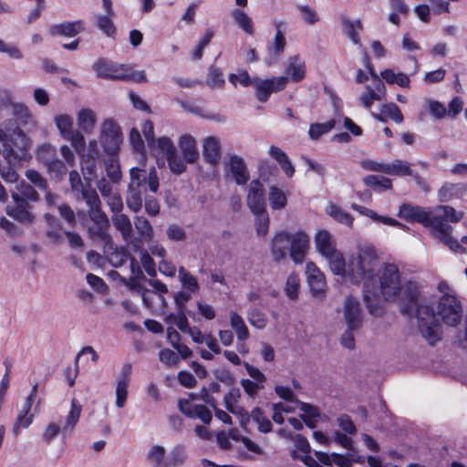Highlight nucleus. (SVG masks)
Wrapping results in <instances>:
<instances>
[{
    "label": "nucleus",
    "mask_w": 467,
    "mask_h": 467,
    "mask_svg": "<svg viewBox=\"0 0 467 467\" xmlns=\"http://www.w3.org/2000/svg\"><path fill=\"white\" fill-rule=\"evenodd\" d=\"M419 286L415 282L401 284L400 273L394 264H383L374 275L373 285L365 287L363 299L369 313H381V300L397 302L403 314H416L422 337L431 345L441 338V326L432 309L420 301Z\"/></svg>",
    "instance_id": "f257e3e1"
},
{
    "label": "nucleus",
    "mask_w": 467,
    "mask_h": 467,
    "mask_svg": "<svg viewBox=\"0 0 467 467\" xmlns=\"http://www.w3.org/2000/svg\"><path fill=\"white\" fill-rule=\"evenodd\" d=\"M400 218L408 222H417L429 228L431 234L438 238L453 252H462L459 242L451 235V227L448 222L457 223L462 218V213L448 205H439L434 208H425L410 203L400 206L398 214Z\"/></svg>",
    "instance_id": "f03ea898"
},
{
    "label": "nucleus",
    "mask_w": 467,
    "mask_h": 467,
    "mask_svg": "<svg viewBox=\"0 0 467 467\" xmlns=\"http://www.w3.org/2000/svg\"><path fill=\"white\" fill-rule=\"evenodd\" d=\"M382 265L376 249L371 245L360 247L353 253L348 262L344 259V272L337 275L349 279L352 283L363 281L364 288L373 285L374 275Z\"/></svg>",
    "instance_id": "7ed1b4c3"
},
{
    "label": "nucleus",
    "mask_w": 467,
    "mask_h": 467,
    "mask_svg": "<svg viewBox=\"0 0 467 467\" xmlns=\"http://www.w3.org/2000/svg\"><path fill=\"white\" fill-rule=\"evenodd\" d=\"M92 69L98 78L121 81L144 83L147 81L144 70H135L132 66L119 64L104 58L98 59Z\"/></svg>",
    "instance_id": "20e7f679"
},
{
    "label": "nucleus",
    "mask_w": 467,
    "mask_h": 467,
    "mask_svg": "<svg viewBox=\"0 0 467 467\" xmlns=\"http://www.w3.org/2000/svg\"><path fill=\"white\" fill-rule=\"evenodd\" d=\"M316 251L327 262L334 275L344 272V254L337 249L335 237L325 229L317 230L314 236Z\"/></svg>",
    "instance_id": "39448f33"
},
{
    "label": "nucleus",
    "mask_w": 467,
    "mask_h": 467,
    "mask_svg": "<svg viewBox=\"0 0 467 467\" xmlns=\"http://www.w3.org/2000/svg\"><path fill=\"white\" fill-rule=\"evenodd\" d=\"M81 411L82 406L76 399H73L64 424L61 425L54 420L49 421L43 429L42 441L47 444H51L61 433H72L80 419Z\"/></svg>",
    "instance_id": "423d86ee"
},
{
    "label": "nucleus",
    "mask_w": 467,
    "mask_h": 467,
    "mask_svg": "<svg viewBox=\"0 0 467 467\" xmlns=\"http://www.w3.org/2000/svg\"><path fill=\"white\" fill-rule=\"evenodd\" d=\"M85 202L88 206V213L94 225L88 227L90 237L98 239L106 238V231L109 226V220L104 212L100 209V200L97 192L85 194Z\"/></svg>",
    "instance_id": "0eeeda50"
},
{
    "label": "nucleus",
    "mask_w": 467,
    "mask_h": 467,
    "mask_svg": "<svg viewBox=\"0 0 467 467\" xmlns=\"http://www.w3.org/2000/svg\"><path fill=\"white\" fill-rule=\"evenodd\" d=\"M0 142L8 156L19 160L26 159V150L30 147L29 139L20 129L13 130L8 135L0 130Z\"/></svg>",
    "instance_id": "6e6552de"
},
{
    "label": "nucleus",
    "mask_w": 467,
    "mask_h": 467,
    "mask_svg": "<svg viewBox=\"0 0 467 467\" xmlns=\"http://www.w3.org/2000/svg\"><path fill=\"white\" fill-rule=\"evenodd\" d=\"M462 306L455 295L441 296L437 306V315L448 326H457L462 317Z\"/></svg>",
    "instance_id": "1a4fd4ad"
},
{
    "label": "nucleus",
    "mask_w": 467,
    "mask_h": 467,
    "mask_svg": "<svg viewBox=\"0 0 467 467\" xmlns=\"http://www.w3.org/2000/svg\"><path fill=\"white\" fill-rule=\"evenodd\" d=\"M306 282L308 284L311 296L318 301L326 298L327 285L324 273L313 262L306 265Z\"/></svg>",
    "instance_id": "9d476101"
},
{
    "label": "nucleus",
    "mask_w": 467,
    "mask_h": 467,
    "mask_svg": "<svg viewBox=\"0 0 467 467\" xmlns=\"http://www.w3.org/2000/svg\"><path fill=\"white\" fill-rule=\"evenodd\" d=\"M100 142L107 153L116 155L122 142L119 127L111 119H106L101 127Z\"/></svg>",
    "instance_id": "9b49d317"
},
{
    "label": "nucleus",
    "mask_w": 467,
    "mask_h": 467,
    "mask_svg": "<svg viewBox=\"0 0 467 467\" xmlns=\"http://www.w3.org/2000/svg\"><path fill=\"white\" fill-rule=\"evenodd\" d=\"M244 367L251 379H242L240 385L249 398L254 399L265 389L267 378L257 367L247 362L244 363Z\"/></svg>",
    "instance_id": "f8f14e48"
},
{
    "label": "nucleus",
    "mask_w": 467,
    "mask_h": 467,
    "mask_svg": "<svg viewBox=\"0 0 467 467\" xmlns=\"http://www.w3.org/2000/svg\"><path fill=\"white\" fill-rule=\"evenodd\" d=\"M37 384H35L32 387L31 391L26 398L22 408L17 413V417L13 427V432L15 435L19 434L20 428L27 429L34 420L35 415L30 413V411L37 395Z\"/></svg>",
    "instance_id": "ddd939ff"
},
{
    "label": "nucleus",
    "mask_w": 467,
    "mask_h": 467,
    "mask_svg": "<svg viewBox=\"0 0 467 467\" xmlns=\"http://www.w3.org/2000/svg\"><path fill=\"white\" fill-rule=\"evenodd\" d=\"M310 247V238L304 231H296L291 234L289 255L292 261L296 264H302L307 254Z\"/></svg>",
    "instance_id": "4468645a"
},
{
    "label": "nucleus",
    "mask_w": 467,
    "mask_h": 467,
    "mask_svg": "<svg viewBox=\"0 0 467 467\" xmlns=\"http://www.w3.org/2000/svg\"><path fill=\"white\" fill-rule=\"evenodd\" d=\"M286 85V77H276L268 79H256L254 80L256 97L261 102H265L272 93L284 90Z\"/></svg>",
    "instance_id": "2eb2a0df"
},
{
    "label": "nucleus",
    "mask_w": 467,
    "mask_h": 467,
    "mask_svg": "<svg viewBox=\"0 0 467 467\" xmlns=\"http://www.w3.org/2000/svg\"><path fill=\"white\" fill-rule=\"evenodd\" d=\"M196 399L193 394L190 395V399L180 400L178 402L179 410L182 413L191 419H199L204 424H209L212 420L210 410L202 404H194L192 400Z\"/></svg>",
    "instance_id": "dca6fc26"
},
{
    "label": "nucleus",
    "mask_w": 467,
    "mask_h": 467,
    "mask_svg": "<svg viewBox=\"0 0 467 467\" xmlns=\"http://www.w3.org/2000/svg\"><path fill=\"white\" fill-rule=\"evenodd\" d=\"M343 318L349 329H358L362 326V311L359 302L353 296H348L344 300L342 307Z\"/></svg>",
    "instance_id": "f3484780"
},
{
    "label": "nucleus",
    "mask_w": 467,
    "mask_h": 467,
    "mask_svg": "<svg viewBox=\"0 0 467 467\" xmlns=\"http://www.w3.org/2000/svg\"><path fill=\"white\" fill-rule=\"evenodd\" d=\"M246 204L251 213L265 212L266 203L265 199L264 184L259 180H253L247 189Z\"/></svg>",
    "instance_id": "a211bd4d"
},
{
    "label": "nucleus",
    "mask_w": 467,
    "mask_h": 467,
    "mask_svg": "<svg viewBox=\"0 0 467 467\" xmlns=\"http://www.w3.org/2000/svg\"><path fill=\"white\" fill-rule=\"evenodd\" d=\"M12 198L15 205H8L6 207V213L19 223L30 224L35 220V215L31 213L30 205L26 201L18 196L17 193L12 192Z\"/></svg>",
    "instance_id": "6ab92c4d"
},
{
    "label": "nucleus",
    "mask_w": 467,
    "mask_h": 467,
    "mask_svg": "<svg viewBox=\"0 0 467 467\" xmlns=\"http://www.w3.org/2000/svg\"><path fill=\"white\" fill-rule=\"evenodd\" d=\"M284 23L282 21H275L274 23L275 27L276 28V32L275 34L273 41L269 44L267 50L268 56L265 58V62L267 65H272L278 61L279 57L285 51V37L281 31V27Z\"/></svg>",
    "instance_id": "aec40b11"
},
{
    "label": "nucleus",
    "mask_w": 467,
    "mask_h": 467,
    "mask_svg": "<svg viewBox=\"0 0 467 467\" xmlns=\"http://www.w3.org/2000/svg\"><path fill=\"white\" fill-rule=\"evenodd\" d=\"M131 365L130 363L125 364L119 375L117 377L116 385V406L122 409L126 405L128 399V387L130 381Z\"/></svg>",
    "instance_id": "412c9836"
},
{
    "label": "nucleus",
    "mask_w": 467,
    "mask_h": 467,
    "mask_svg": "<svg viewBox=\"0 0 467 467\" xmlns=\"http://www.w3.org/2000/svg\"><path fill=\"white\" fill-rule=\"evenodd\" d=\"M291 234L285 231L276 233L270 244L271 254L274 261L279 263L286 258L290 248Z\"/></svg>",
    "instance_id": "4be33fe9"
},
{
    "label": "nucleus",
    "mask_w": 467,
    "mask_h": 467,
    "mask_svg": "<svg viewBox=\"0 0 467 467\" xmlns=\"http://www.w3.org/2000/svg\"><path fill=\"white\" fill-rule=\"evenodd\" d=\"M61 135L71 141L77 150L83 148L84 139L80 131L74 128L73 119H56Z\"/></svg>",
    "instance_id": "5701e85b"
},
{
    "label": "nucleus",
    "mask_w": 467,
    "mask_h": 467,
    "mask_svg": "<svg viewBox=\"0 0 467 467\" xmlns=\"http://www.w3.org/2000/svg\"><path fill=\"white\" fill-rule=\"evenodd\" d=\"M285 73L287 80L299 82L306 77V61L299 56L294 55L287 58L285 65Z\"/></svg>",
    "instance_id": "b1692460"
},
{
    "label": "nucleus",
    "mask_w": 467,
    "mask_h": 467,
    "mask_svg": "<svg viewBox=\"0 0 467 467\" xmlns=\"http://www.w3.org/2000/svg\"><path fill=\"white\" fill-rule=\"evenodd\" d=\"M226 166L228 167L236 184L244 185L248 182L250 174L242 157L238 155H231Z\"/></svg>",
    "instance_id": "393cba45"
},
{
    "label": "nucleus",
    "mask_w": 467,
    "mask_h": 467,
    "mask_svg": "<svg viewBox=\"0 0 467 467\" xmlns=\"http://www.w3.org/2000/svg\"><path fill=\"white\" fill-rule=\"evenodd\" d=\"M84 30V23L81 20L67 21L52 26L49 34L53 36H62L73 37Z\"/></svg>",
    "instance_id": "a878e982"
},
{
    "label": "nucleus",
    "mask_w": 467,
    "mask_h": 467,
    "mask_svg": "<svg viewBox=\"0 0 467 467\" xmlns=\"http://www.w3.org/2000/svg\"><path fill=\"white\" fill-rule=\"evenodd\" d=\"M351 208L353 210L357 211L358 213H360V214H362L364 216L369 217L374 222L381 223L383 224L389 225V226L400 227V228H401L403 230H408L409 229L408 226H406L405 224L401 223L400 222H399V221H397V220H395L393 218L388 217V216L379 215L376 212H374L373 210L368 209V208H367L365 206L353 203L351 205Z\"/></svg>",
    "instance_id": "bb28decb"
},
{
    "label": "nucleus",
    "mask_w": 467,
    "mask_h": 467,
    "mask_svg": "<svg viewBox=\"0 0 467 467\" xmlns=\"http://www.w3.org/2000/svg\"><path fill=\"white\" fill-rule=\"evenodd\" d=\"M202 148L204 160L213 166L217 165L221 160V147L219 140L215 137H207L203 140Z\"/></svg>",
    "instance_id": "cd10ccee"
},
{
    "label": "nucleus",
    "mask_w": 467,
    "mask_h": 467,
    "mask_svg": "<svg viewBox=\"0 0 467 467\" xmlns=\"http://www.w3.org/2000/svg\"><path fill=\"white\" fill-rule=\"evenodd\" d=\"M179 146L186 162L193 163L199 157L196 141L191 135H182L179 140Z\"/></svg>",
    "instance_id": "c85d7f7f"
},
{
    "label": "nucleus",
    "mask_w": 467,
    "mask_h": 467,
    "mask_svg": "<svg viewBox=\"0 0 467 467\" xmlns=\"http://www.w3.org/2000/svg\"><path fill=\"white\" fill-rule=\"evenodd\" d=\"M230 326L234 329L238 341L244 342L250 337L249 329L244 318L234 311L229 314Z\"/></svg>",
    "instance_id": "c756f323"
},
{
    "label": "nucleus",
    "mask_w": 467,
    "mask_h": 467,
    "mask_svg": "<svg viewBox=\"0 0 467 467\" xmlns=\"http://www.w3.org/2000/svg\"><path fill=\"white\" fill-rule=\"evenodd\" d=\"M465 186L462 183H444L438 191V197L440 202H449L453 198L462 197Z\"/></svg>",
    "instance_id": "7c9ffc66"
},
{
    "label": "nucleus",
    "mask_w": 467,
    "mask_h": 467,
    "mask_svg": "<svg viewBox=\"0 0 467 467\" xmlns=\"http://www.w3.org/2000/svg\"><path fill=\"white\" fill-rule=\"evenodd\" d=\"M268 153L278 162L281 169L288 177H292L294 175L295 168L285 151L278 147L271 146Z\"/></svg>",
    "instance_id": "2f4dec72"
},
{
    "label": "nucleus",
    "mask_w": 467,
    "mask_h": 467,
    "mask_svg": "<svg viewBox=\"0 0 467 467\" xmlns=\"http://www.w3.org/2000/svg\"><path fill=\"white\" fill-rule=\"evenodd\" d=\"M147 461L152 467H169L166 450L163 446L156 444L150 447L147 452Z\"/></svg>",
    "instance_id": "473e14b6"
},
{
    "label": "nucleus",
    "mask_w": 467,
    "mask_h": 467,
    "mask_svg": "<svg viewBox=\"0 0 467 467\" xmlns=\"http://www.w3.org/2000/svg\"><path fill=\"white\" fill-rule=\"evenodd\" d=\"M231 16L234 23L247 35L254 33L252 18L242 9L234 8L231 11Z\"/></svg>",
    "instance_id": "72a5a7b5"
},
{
    "label": "nucleus",
    "mask_w": 467,
    "mask_h": 467,
    "mask_svg": "<svg viewBox=\"0 0 467 467\" xmlns=\"http://www.w3.org/2000/svg\"><path fill=\"white\" fill-rule=\"evenodd\" d=\"M381 78L390 85L397 84L403 88H410V80L408 75L403 72H395L392 69H385L380 73Z\"/></svg>",
    "instance_id": "f704fd0d"
},
{
    "label": "nucleus",
    "mask_w": 467,
    "mask_h": 467,
    "mask_svg": "<svg viewBox=\"0 0 467 467\" xmlns=\"http://www.w3.org/2000/svg\"><path fill=\"white\" fill-rule=\"evenodd\" d=\"M178 278L184 290L190 291L194 294H197L199 292L200 285L196 276L192 275L183 266H181L178 269Z\"/></svg>",
    "instance_id": "c9c22d12"
},
{
    "label": "nucleus",
    "mask_w": 467,
    "mask_h": 467,
    "mask_svg": "<svg viewBox=\"0 0 467 467\" xmlns=\"http://www.w3.org/2000/svg\"><path fill=\"white\" fill-rule=\"evenodd\" d=\"M114 226L120 232L123 239L128 241L131 238L132 225L130 218L124 213H117L112 216Z\"/></svg>",
    "instance_id": "e433bc0d"
},
{
    "label": "nucleus",
    "mask_w": 467,
    "mask_h": 467,
    "mask_svg": "<svg viewBox=\"0 0 467 467\" xmlns=\"http://www.w3.org/2000/svg\"><path fill=\"white\" fill-rule=\"evenodd\" d=\"M157 155H163L166 158L176 151V148L172 140L168 137H160L154 142L149 145Z\"/></svg>",
    "instance_id": "4c0bfd02"
},
{
    "label": "nucleus",
    "mask_w": 467,
    "mask_h": 467,
    "mask_svg": "<svg viewBox=\"0 0 467 467\" xmlns=\"http://www.w3.org/2000/svg\"><path fill=\"white\" fill-rule=\"evenodd\" d=\"M384 173L394 176H409L412 174V171L410 163L395 160L391 163L385 164Z\"/></svg>",
    "instance_id": "58836bf2"
},
{
    "label": "nucleus",
    "mask_w": 467,
    "mask_h": 467,
    "mask_svg": "<svg viewBox=\"0 0 467 467\" xmlns=\"http://www.w3.org/2000/svg\"><path fill=\"white\" fill-rule=\"evenodd\" d=\"M268 200L270 207L273 210H282L287 204L285 193L276 186H271L269 188Z\"/></svg>",
    "instance_id": "ea45409f"
},
{
    "label": "nucleus",
    "mask_w": 467,
    "mask_h": 467,
    "mask_svg": "<svg viewBox=\"0 0 467 467\" xmlns=\"http://www.w3.org/2000/svg\"><path fill=\"white\" fill-rule=\"evenodd\" d=\"M128 208L133 213H138L142 207V195L140 188L129 187L126 195Z\"/></svg>",
    "instance_id": "a19ab883"
},
{
    "label": "nucleus",
    "mask_w": 467,
    "mask_h": 467,
    "mask_svg": "<svg viewBox=\"0 0 467 467\" xmlns=\"http://www.w3.org/2000/svg\"><path fill=\"white\" fill-rule=\"evenodd\" d=\"M186 448L178 444L174 446L168 454V466L169 467H179L184 464L187 459Z\"/></svg>",
    "instance_id": "79ce46f5"
},
{
    "label": "nucleus",
    "mask_w": 467,
    "mask_h": 467,
    "mask_svg": "<svg viewBox=\"0 0 467 467\" xmlns=\"http://www.w3.org/2000/svg\"><path fill=\"white\" fill-rule=\"evenodd\" d=\"M206 84L213 89L223 88L225 84L223 70L218 67H210L206 78Z\"/></svg>",
    "instance_id": "37998d69"
},
{
    "label": "nucleus",
    "mask_w": 467,
    "mask_h": 467,
    "mask_svg": "<svg viewBox=\"0 0 467 467\" xmlns=\"http://www.w3.org/2000/svg\"><path fill=\"white\" fill-rule=\"evenodd\" d=\"M133 220L135 228L141 238L147 242L151 241L154 235V231L149 220L143 216L138 215L135 216Z\"/></svg>",
    "instance_id": "c03bdc74"
},
{
    "label": "nucleus",
    "mask_w": 467,
    "mask_h": 467,
    "mask_svg": "<svg viewBox=\"0 0 467 467\" xmlns=\"http://www.w3.org/2000/svg\"><path fill=\"white\" fill-rule=\"evenodd\" d=\"M327 213L334 218L337 222L346 224L348 226H352L353 224V217L344 210H342L339 206L330 203L327 207Z\"/></svg>",
    "instance_id": "a18cd8bd"
},
{
    "label": "nucleus",
    "mask_w": 467,
    "mask_h": 467,
    "mask_svg": "<svg viewBox=\"0 0 467 467\" xmlns=\"http://www.w3.org/2000/svg\"><path fill=\"white\" fill-rule=\"evenodd\" d=\"M69 182L71 191L78 198L81 196L85 200L86 193L96 192L95 190H88L84 187L80 175L76 171H72L69 173Z\"/></svg>",
    "instance_id": "49530a36"
},
{
    "label": "nucleus",
    "mask_w": 467,
    "mask_h": 467,
    "mask_svg": "<svg viewBox=\"0 0 467 467\" xmlns=\"http://www.w3.org/2000/svg\"><path fill=\"white\" fill-rule=\"evenodd\" d=\"M113 16H114L98 15L95 17L98 28L109 37H114L116 34V27L112 21Z\"/></svg>",
    "instance_id": "de8ad7c7"
},
{
    "label": "nucleus",
    "mask_w": 467,
    "mask_h": 467,
    "mask_svg": "<svg viewBox=\"0 0 467 467\" xmlns=\"http://www.w3.org/2000/svg\"><path fill=\"white\" fill-rule=\"evenodd\" d=\"M241 399V391L237 388H232L223 397V402L229 412H240L237 410L241 406L238 405Z\"/></svg>",
    "instance_id": "09e8293b"
},
{
    "label": "nucleus",
    "mask_w": 467,
    "mask_h": 467,
    "mask_svg": "<svg viewBox=\"0 0 467 467\" xmlns=\"http://www.w3.org/2000/svg\"><path fill=\"white\" fill-rule=\"evenodd\" d=\"M342 25L344 27L345 34L349 37V39L355 44H360V39L358 33L356 31V27L358 29L362 28V24L359 20L353 22L346 17L342 18Z\"/></svg>",
    "instance_id": "8fccbe9b"
},
{
    "label": "nucleus",
    "mask_w": 467,
    "mask_h": 467,
    "mask_svg": "<svg viewBox=\"0 0 467 467\" xmlns=\"http://www.w3.org/2000/svg\"><path fill=\"white\" fill-rule=\"evenodd\" d=\"M107 175L112 182H119L122 177L119 160L116 155H110L106 161Z\"/></svg>",
    "instance_id": "3c124183"
},
{
    "label": "nucleus",
    "mask_w": 467,
    "mask_h": 467,
    "mask_svg": "<svg viewBox=\"0 0 467 467\" xmlns=\"http://www.w3.org/2000/svg\"><path fill=\"white\" fill-rule=\"evenodd\" d=\"M251 418L258 425V430L261 432L267 433L272 431L271 421L265 417L263 410L256 407L251 411Z\"/></svg>",
    "instance_id": "603ef678"
},
{
    "label": "nucleus",
    "mask_w": 467,
    "mask_h": 467,
    "mask_svg": "<svg viewBox=\"0 0 467 467\" xmlns=\"http://www.w3.org/2000/svg\"><path fill=\"white\" fill-rule=\"evenodd\" d=\"M300 286L299 275L296 273H291L285 283V295L291 299L296 300L298 296V290Z\"/></svg>",
    "instance_id": "864d4df0"
},
{
    "label": "nucleus",
    "mask_w": 467,
    "mask_h": 467,
    "mask_svg": "<svg viewBox=\"0 0 467 467\" xmlns=\"http://www.w3.org/2000/svg\"><path fill=\"white\" fill-rule=\"evenodd\" d=\"M165 321L167 323L175 324L183 333H186L191 327L184 310H177V314H170L166 317Z\"/></svg>",
    "instance_id": "5fc2aeb1"
},
{
    "label": "nucleus",
    "mask_w": 467,
    "mask_h": 467,
    "mask_svg": "<svg viewBox=\"0 0 467 467\" xmlns=\"http://www.w3.org/2000/svg\"><path fill=\"white\" fill-rule=\"evenodd\" d=\"M253 214L255 216L254 226L257 235H266L269 230L270 223L269 216L266 211L261 213H253Z\"/></svg>",
    "instance_id": "6e6d98bb"
},
{
    "label": "nucleus",
    "mask_w": 467,
    "mask_h": 467,
    "mask_svg": "<svg viewBox=\"0 0 467 467\" xmlns=\"http://www.w3.org/2000/svg\"><path fill=\"white\" fill-rule=\"evenodd\" d=\"M247 320L254 327L263 329L267 324V318L265 313L257 308L250 309L247 312Z\"/></svg>",
    "instance_id": "4d7b16f0"
},
{
    "label": "nucleus",
    "mask_w": 467,
    "mask_h": 467,
    "mask_svg": "<svg viewBox=\"0 0 467 467\" xmlns=\"http://www.w3.org/2000/svg\"><path fill=\"white\" fill-rule=\"evenodd\" d=\"M335 126V121L330 119L325 123H315L310 126L309 136L312 140L319 139L323 134L329 132Z\"/></svg>",
    "instance_id": "13d9d810"
},
{
    "label": "nucleus",
    "mask_w": 467,
    "mask_h": 467,
    "mask_svg": "<svg viewBox=\"0 0 467 467\" xmlns=\"http://www.w3.org/2000/svg\"><path fill=\"white\" fill-rule=\"evenodd\" d=\"M98 153L94 151L90 154V158L84 159L82 161V171L85 175V179L88 181H92L96 177L97 173V166H96V157Z\"/></svg>",
    "instance_id": "bf43d9fd"
},
{
    "label": "nucleus",
    "mask_w": 467,
    "mask_h": 467,
    "mask_svg": "<svg viewBox=\"0 0 467 467\" xmlns=\"http://www.w3.org/2000/svg\"><path fill=\"white\" fill-rule=\"evenodd\" d=\"M364 182L368 186L379 188L383 190H389L392 186L390 179L379 175L366 176L364 178Z\"/></svg>",
    "instance_id": "052dcab7"
},
{
    "label": "nucleus",
    "mask_w": 467,
    "mask_h": 467,
    "mask_svg": "<svg viewBox=\"0 0 467 467\" xmlns=\"http://www.w3.org/2000/svg\"><path fill=\"white\" fill-rule=\"evenodd\" d=\"M16 192H14L15 193H17L18 195L21 194L24 198L30 200V201H37L38 200V194L36 191L27 182L25 181L17 182L16 185Z\"/></svg>",
    "instance_id": "680f3d73"
},
{
    "label": "nucleus",
    "mask_w": 467,
    "mask_h": 467,
    "mask_svg": "<svg viewBox=\"0 0 467 467\" xmlns=\"http://www.w3.org/2000/svg\"><path fill=\"white\" fill-rule=\"evenodd\" d=\"M171 172L181 174L186 170L185 161L177 153V150L166 158Z\"/></svg>",
    "instance_id": "e2e57ef3"
},
{
    "label": "nucleus",
    "mask_w": 467,
    "mask_h": 467,
    "mask_svg": "<svg viewBox=\"0 0 467 467\" xmlns=\"http://www.w3.org/2000/svg\"><path fill=\"white\" fill-rule=\"evenodd\" d=\"M202 400L205 403L211 405L213 408V410H214V416L220 420L221 421H223L224 424H228V425H231L233 423L232 421V418L231 416L224 410H221V409H218L216 408L213 403L212 402V399L210 398L207 390L203 389L202 390Z\"/></svg>",
    "instance_id": "0e129e2a"
},
{
    "label": "nucleus",
    "mask_w": 467,
    "mask_h": 467,
    "mask_svg": "<svg viewBox=\"0 0 467 467\" xmlns=\"http://www.w3.org/2000/svg\"><path fill=\"white\" fill-rule=\"evenodd\" d=\"M56 149L52 147L50 144L41 145L37 149L36 158L39 161L43 162L44 165H46L47 162L56 158Z\"/></svg>",
    "instance_id": "69168bd1"
},
{
    "label": "nucleus",
    "mask_w": 467,
    "mask_h": 467,
    "mask_svg": "<svg viewBox=\"0 0 467 467\" xmlns=\"http://www.w3.org/2000/svg\"><path fill=\"white\" fill-rule=\"evenodd\" d=\"M129 187L141 188L143 182L146 181V171L143 169L133 167L130 170Z\"/></svg>",
    "instance_id": "338daca9"
},
{
    "label": "nucleus",
    "mask_w": 467,
    "mask_h": 467,
    "mask_svg": "<svg viewBox=\"0 0 467 467\" xmlns=\"http://www.w3.org/2000/svg\"><path fill=\"white\" fill-rule=\"evenodd\" d=\"M228 79L234 87H236L238 83L243 87H248L252 84V79L246 70H239L237 74L231 73Z\"/></svg>",
    "instance_id": "774afa93"
}]
</instances>
